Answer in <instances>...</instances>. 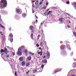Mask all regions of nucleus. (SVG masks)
Returning a JSON list of instances; mask_svg holds the SVG:
<instances>
[{"instance_id": "nucleus-1", "label": "nucleus", "mask_w": 76, "mask_h": 76, "mask_svg": "<svg viewBox=\"0 0 76 76\" xmlns=\"http://www.w3.org/2000/svg\"><path fill=\"white\" fill-rule=\"evenodd\" d=\"M7 1L6 0H1L0 1V8L3 9L7 6Z\"/></svg>"}, {"instance_id": "nucleus-2", "label": "nucleus", "mask_w": 76, "mask_h": 76, "mask_svg": "<svg viewBox=\"0 0 76 76\" xmlns=\"http://www.w3.org/2000/svg\"><path fill=\"white\" fill-rule=\"evenodd\" d=\"M21 48H24V46H22L21 47H20V48H18V55H20L21 54H22V53L20 52L21 51H22V49Z\"/></svg>"}, {"instance_id": "nucleus-3", "label": "nucleus", "mask_w": 76, "mask_h": 76, "mask_svg": "<svg viewBox=\"0 0 76 76\" xmlns=\"http://www.w3.org/2000/svg\"><path fill=\"white\" fill-rule=\"evenodd\" d=\"M1 53H5V54H7L8 53V52H7V49L6 48H5L4 50L1 49Z\"/></svg>"}, {"instance_id": "nucleus-4", "label": "nucleus", "mask_w": 76, "mask_h": 76, "mask_svg": "<svg viewBox=\"0 0 76 76\" xmlns=\"http://www.w3.org/2000/svg\"><path fill=\"white\" fill-rule=\"evenodd\" d=\"M44 37V34H43L42 36V37L41 39V41H43L44 43V44H47V42H46V41H45V39Z\"/></svg>"}, {"instance_id": "nucleus-5", "label": "nucleus", "mask_w": 76, "mask_h": 76, "mask_svg": "<svg viewBox=\"0 0 76 76\" xmlns=\"http://www.w3.org/2000/svg\"><path fill=\"white\" fill-rule=\"evenodd\" d=\"M61 70V69H56L53 71V74L54 75V74H56V73H57V72H60Z\"/></svg>"}, {"instance_id": "nucleus-6", "label": "nucleus", "mask_w": 76, "mask_h": 76, "mask_svg": "<svg viewBox=\"0 0 76 76\" xmlns=\"http://www.w3.org/2000/svg\"><path fill=\"white\" fill-rule=\"evenodd\" d=\"M47 59H49V58H50V53H49V52H47Z\"/></svg>"}, {"instance_id": "nucleus-7", "label": "nucleus", "mask_w": 76, "mask_h": 76, "mask_svg": "<svg viewBox=\"0 0 76 76\" xmlns=\"http://www.w3.org/2000/svg\"><path fill=\"white\" fill-rule=\"evenodd\" d=\"M44 44H44V42L42 41V42H40V45L41 46V47H43L44 45H45Z\"/></svg>"}, {"instance_id": "nucleus-8", "label": "nucleus", "mask_w": 76, "mask_h": 76, "mask_svg": "<svg viewBox=\"0 0 76 76\" xmlns=\"http://www.w3.org/2000/svg\"><path fill=\"white\" fill-rule=\"evenodd\" d=\"M66 46L69 50H71V48H70V45H67Z\"/></svg>"}, {"instance_id": "nucleus-9", "label": "nucleus", "mask_w": 76, "mask_h": 76, "mask_svg": "<svg viewBox=\"0 0 76 76\" xmlns=\"http://www.w3.org/2000/svg\"><path fill=\"white\" fill-rule=\"evenodd\" d=\"M64 48V45H62L61 46L60 49L61 50H63Z\"/></svg>"}, {"instance_id": "nucleus-10", "label": "nucleus", "mask_w": 76, "mask_h": 76, "mask_svg": "<svg viewBox=\"0 0 76 76\" xmlns=\"http://www.w3.org/2000/svg\"><path fill=\"white\" fill-rule=\"evenodd\" d=\"M42 63H47V61L46 60H43L42 61Z\"/></svg>"}, {"instance_id": "nucleus-11", "label": "nucleus", "mask_w": 76, "mask_h": 76, "mask_svg": "<svg viewBox=\"0 0 76 76\" xmlns=\"http://www.w3.org/2000/svg\"><path fill=\"white\" fill-rule=\"evenodd\" d=\"M22 16L23 18H26V15L25 14V13L23 14H22Z\"/></svg>"}, {"instance_id": "nucleus-12", "label": "nucleus", "mask_w": 76, "mask_h": 76, "mask_svg": "<svg viewBox=\"0 0 76 76\" xmlns=\"http://www.w3.org/2000/svg\"><path fill=\"white\" fill-rule=\"evenodd\" d=\"M73 67H76V62H74L72 64Z\"/></svg>"}, {"instance_id": "nucleus-13", "label": "nucleus", "mask_w": 76, "mask_h": 76, "mask_svg": "<svg viewBox=\"0 0 76 76\" xmlns=\"http://www.w3.org/2000/svg\"><path fill=\"white\" fill-rule=\"evenodd\" d=\"M59 20L60 22H63V19L62 18H59Z\"/></svg>"}, {"instance_id": "nucleus-14", "label": "nucleus", "mask_w": 76, "mask_h": 76, "mask_svg": "<svg viewBox=\"0 0 76 76\" xmlns=\"http://www.w3.org/2000/svg\"><path fill=\"white\" fill-rule=\"evenodd\" d=\"M31 57L28 56L27 58V59L28 60H31Z\"/></svg>"}, {"instance_id": "nucleus-15", "label": "nucleus", "mask_w": 76, "mask_h": 76, "mask_svg": "<svg viewBox=\"0 0 76 76\" xmlns=\"http://www.w3.org/2000/svg\"><path fill=\"white\" fill-rule=\"evenodd\" d=\"M74 7L75 9L76 10V2H75L74 3Z\"/></svg>"}, {"instance_id": "nucleus-16", "label": "nucleus", "mask_w": 76, "mask_h": 76, "mask_svg": "<svg viewBox=\"0 0 76 76\" xmlns=\"http://www.w3.org/2000/svg\"><path fill=\"white\" fill-rule=\"evenodd\" d=\"M20 12V11L19 9H17L16 10V12H17V13H19V12Z\"/></svg>"}, {"instance_id": "nucleus-17", "label": "nucleus", "mask_w": 76, "mask_h": 76, "mask_svg": "<svg viewBox=\"0 0 76 76\" xmlns=\"http://www.w3.org/2000/svg\"><path fill=\"white\" fill-rule=\"evenodd\" d=\"M30 29V30H32L33 29V26H31L29 27Z\"/></svg>"}, {"instance_id": "nucleus-18", "label": "nucleus", "mask_w": 76, "mask_h": 76, "mask_svg": "<svg viewBox=\"0 0 76 76\" xmlns=\"http://www.w3.org/2000/svg\"><path fill=\"white\" fill-rule=\"evenodd\" d=\"M10 38H13V34L12 33H10Z\"/></svg>"}, {"instance_id": "nucleus-19", "label": "nucleus", "mask_w": 76, "mask_h": 76, "mask_svg": "<svg viewBox=\"0 0 76 76\" xmlns=\"http://www.w3.org/2000/svg\"><path fill=\"white\" fill-rule=\"evenodd\" d=\"M23 58L22 57H20L19 58V61H23Z\"/></svg>"}, {"instance_id": "nucleus-20", "label": "nucleus", "mask_w": 76, "mask_h": 76, "mask_svg": "<svg viewBox=\"0 0 76 76\" xmlns=\"http://www.w3.org/2000/svg\"><path fill=\"white\" fill-rule=\"evenodd\" d=\"M31 39H33V33H32L31 36Z\"/></svg>"}, {"instance_id": "nucleus-21", "label": "nucleus", "mask_w": 76, "mask_h": 76, "mask_svg": "<svg viewBox=\"0 0 76 76\" xmlns=\"http://www.w3.org/2000/svg\"><path fill=\"white\" fill-rule=\"evenodd\" d=\"M36 72H37V70L35 69L33 70V73H36Z\"/></svg>"}, {"instance_id": "nucleus-22", "label": "nucleus", "mask_w": 76, "mask_h": 76, "mask_svg": "<svg viewBox=\"0 0 76 76\" xmlns=\"http://www.w3.org/2000/svg\"><path fill=\"white\" fill-rule=\"evenodd\" d=\"M52 12H51V11H49L47 13V15H50V13H51Z\"/></svg>"}, {"instance_id": "nucleus-23", "label": "nucleus", "mask_w": 76, "mask_h": 76, "mask_svg": "<svg viewBox=\"0 0 76 76\" xmlns=\"http://www.w3.org/2000/svg\"><path fill=\"white\" fill-rule=\"evenodd\" d=\"M13 39L11 38L10 40V41L11 42H13Z\"/></svg>"}, {"instance_id": "nucleus-24", "label": "nucleus", "mask_w": 76, "mask_h": 76, "mask_svg": "<svg viewBox=\"0 0 76 76\" xmlns=\"http://www.w3.org/2000/svg\"><path fill=\"white\" fill-rule=\"evenodd\" d=\"M30 65V64H29V63H27L26 64V66H29Z\"/></svg>"}, {"instance_id": "nucleus-25", "label": "nucleus", "mask_w": 76, "mask_h": 76, "mask_svg": "<svg viewBox=\"0 0 76 76\" xmlns=\"http://www.w3.org/2000/svg\"><path fill=\"white\" fill-rule=\"evenodd\" d=\"M29 53L30 54H31V55H32V56H34V53H32V52H30Z\"/></svg>"}, {"instance_id": "nucleus-26", "label": "nucleus", "mask_w": 76, "mask_h": 76, "mask_svg": "<svg viewBox=\"0 0 76 76\" xmlns=\"http://www.w3.org/2000/svg\"><path fill=\"white\" fill-rule=\"evenodd\" d=\"M44 65L42 64L41 65V68H42V69H43V68H44Z\"/></svg>"}, {"instance_id": "nucleus-27", "label": "nucleus", "mask_w": 76, "mask_h": 76, "mask_svg": "<svg viewBox=\"0 0 76 76\" xmlns=\"http://www.w3.org/2000/svg\"><path fill=\"white\" fill-rule=\"evenodd\" d=\"M25 62H24L23 61L22 62V65H23V66L25 65Z\"/></svg>"}, {"instance_id": "nucleus-28", "label": "nucleus", "mask_w": 76, "mask_h": 76, "mask_svg": "<svg viewBox=\"0 0 76 76\" xmlns=\"http://www.w3.org/2000/svg\"><path fill=\"white\" fill-rule=\"evenodd\" d=\"M73 34H74V35L75 37H76V32H73Z\"/></svg>"}, {"instance_id": "nucleus-29", "label": "nucleus", "mask_w": 76, "mask_h": 76, "mask_svg": "<svg viewBox=\"0 0 76 76\" xmlns=\"http://www.w3.org/2000/svg\"><path fill=\"white\" fill-rule=\"evenodd\" d=\"M69 3L70 2H69V1H68L66 2V4H69Z\"/></svg>"}, {"instance_id": "nucleus-30", "label": "nucleus", "mask_w": 76, "mask_h": 76, "mask_svg": "<svg viewBox=\"0 0 76 76\" xmlns=\"http://www.w3.org/2000/svg\"><path fill=\"white\" fill-rule=\"evenodd\" d=\"M40 37V35H39L38 36V38L37 39H39V37Z\"/></svg>"}, {"instance_id": "nucleus-31", "label": "nucleus", "mask_w": 76, "mask_h": 76, "mask_svg": "<svg viewBox=\"0 0 76 76\" xmlns=\"http://www.w3.org/2000/svg\"><path fill=\"white\" fill-rule=\"evenodd\" d=\"M1 28H2V29H4L5 28L3 26H1Z\"/></svg>"}, {"instance_id": "nucleus-32", "label": "nucleus", "mask_w": 76, "mask_h": 76, "mask_svg": "<svg viewBox=\"0 0 76 76\" xmlns=\"http://www.w3.org/2000/svg\"><path fill=\"white\" fill-rule=\"evenodd\" d=\"M42 4V1H41L39 3V4L40 5H41Z\"/></svg>"}, {"instance_id": "nucleus-33", "label": "nucleus", "mask_w": 76, "mask_h": 76, "mask_svg": "<svg viewBox=\"0 0 76 76\" xmlns=\"http://www.w3.org/2000/svg\"><path fill=\"white\" fill-rule=\"evenodd\" d=\"M36 46H37V47H39V45L38 44H37Z\"/></svg>"}, {"instance_id": "nucleus-34", "label": "nucleus", "mask_w": 76, "mask_h": 76, "mask_svg": "<svg viewBox=\"0 0 76 76\" xmlns=\"http://www.w3.org/2000/svg\"><path fill=\"white\" fill-rule=\"evenodd\" d=\"M47 6H46H46H45L44 7H43V9H46V8H47Z\"/></svg>"}, {"instance_id": "nucleus-35", "label": "nucleus", "mask_w": 76, "mask_h": 76, "mask_svg": "<svg viewBox=\"0 0 76 76\" xmlns=\"http://www.w3.org/2000/svg\"><path fill=\"white\" fill-rule=\"evenodd\" d=\"M0 34H1V35H3V34H3V33L1 32L0 31Z\"/></svg>"}, {"instance_id": "nucleus-36", "label": "nucleus", "mask_w": 76, "mask_h": 76, "mask_svg": "<svg viewBox=\"0 0 76 76\" xmlns=\"http://www.w3.org/2000/svg\"><path fill=\"white\" fill-rule=\"evenodd\" d=\"M47 12H45L44 14V15H47Z\"/></svg>"}, {"instance_id": "nucleus-37", "label": "nucleus", "mask_w": 76, "mask_h": 76, "mask_svg": "<svg viewBox=\"0 0 76 76\" xmlns=\"http://www.w3.org/2000/svg\"><path fill=\"white\" fill-rule=\"evenodd\" d=\"M15 53L13 52L12 53V55H13V56H15Z\"/></svg>"}, {"instance_id": "nucleus-38", "label": "nucleus", "mask_w": 76, "mask_h": 76, "mask_svg": "<svg viewBox=\"0 0 76 76\" xmlns=\"http://www.w3.org/2000/svg\"><path fill=\"white\" fill-rule=\"evenodd\" d=\"M25 53H27V50H25Z\"/></svg>"}, {"instance_id": "nucleus-39", "label": "nucleus", "mask_w": 76, "mask_h": 76, "mask_svg": "<svg viewBox=\"0 0 76 76\" xmlns=\"http://www.w3.org/2000/svg\"><path fill=\"white\" fill-rule=\"evenodd\" d=\"M9 55H7L6 56V58H9Z\"/></svg>"}, {"instance_id": "nucleus-40", "label": "nucleus", "mask_w": 76, "mask_h": 76, "mask_svg": "<svg viewBox=\"0 0 76 76\" xmlns=\"http://www.w3.org/2000/svg\"><path fill=\"white\" fill-rule=\"evenodd\" d=\"M49 10H50V9H49L46 10V11L48 12V11H49Z\"/></svg>"}, {"instance_id": "nucleus-41", "label": "nucleus", "mask_w": 76, "mask_h": 76, "mask_svg": "<svg viewBox=\"0 0 76 76\" xmlns=\"http://www.w3.org/2000/svg\"><path fill=\"white\" fill-rule=\"evenodd\" d=\"M46 5H48V2H46Z\"/></svg>"}, {"instance_id": "nucleus-42", "label": "nucleus", "mask_w": 76, "mask_h": 76, "mask_svg": "<svg viewBox=\"0 0 76 76\" xmlns=\"http://www.w3.org/2000/svg\"><path fill=\"white\" fill-rule=\"evenodd\" d=\"M36 23H37L38 22V20H36Z\"/></svg>"}, {"instance_id": "nucleus-43", "label": "nucleus", "mask_w": 76, "mask_h": 76, "mask_svg": "<svg viewBox=\"0 0 76 76\" xmlns=\"http://www.w3.org/2000/svg\"><path fill=\"white\" fill-rule=\"evenodd\" d=\"M0 21L1 22H2V19H1V18H0Z\"/></svg>"}, {"instance_id": "nucleus-44", "label": "nucleus", "mask_w": 76, "mask_h": 76, "mask_svg": "<svg viewBox=\"0 0 76 76\" xmlns=\"http://www.w3.org/2000/svg\"><path fill=\"white\" fill-rule=\"evenodd\" d=\"M40 56H42V53H40Z\"/></svg>"}, {"instance_id": "nucleus-45", "label": "nucleus", "mask_w": 76, "mask_h": 76, "mask_svg": "<svg viewBox=\"0 0 76 76\" xmlns=\"http://www.w3.org/2000/svg\"><path fill=\"white\" fill-rule=\"evenodd\" d=\"M2 26V25H1V24H0V28H1Z\"/></svg>"}, {"instance_id": "nucleus-46", "label": "nucleus", "mask_w": 76, "mask_h": 76, "mask_svg": "<svg viewBox=\"0 0 76 76\" xmlns=\"http://www.w3.org/2000/svg\"><path fill=\"white\" fill-rule=\"evenodd\" d=\"M36 19H38V17H37V15H35V16Z\"/></svg>"}, {"instance_id": "nucleus-47", "label": "nucleus", "mask_w": 76, "mask_h": 76, "mask_svg": "<svg viewBox=\"0 0 76 76\" xmlns=\"http://www.w3.org/2000/svg\"><path fill=\"white\" fill-rule=\"evenodd\" d=\"M32 6L33 7H34V4H33Z\"/></svg>"}, {"instance_id": "nucleus-48", "label": "nucleus", "mask_w": 76, "mask_h": 76, "mask_svg": "<svg viewBox=\"0 0 76 76\" xmlns=\"http://www.w3.org/2000/svg\"><path fill=\"white\" fill-rule=\"evenodd\" d=\"M67 27H68V28H70V26L69 25H68L67 26Z\"/></svg>"}, {"instance_id": "nucleus-49", "label": "nucleus", "mask_w": 76, "mask_h": 76, "mask_svg": "<svg viewBox=\"0 0 76 76\" xmlns=\"http://www.w3.org/2000/svg\"><path fill=\"white\" fill-rule=\"evenodd\" d=\"M2 39L3 40H4V37H2Z\"/></svg>"}, {"instance_id": "nucleus-50", "label": "nucleus", "mask_w": 76, "mask_h": 76, "mask_svg": "<svg viewBox=\"0 0 76 76\" xmlns=\"http://www.w3.org/2000/svg\"><path fill=\"white\" fill-rule=\"evenodd\" d=\"M41 53V52H38V54H40Z\"/></svg>"}, {"instance_id": "nucleus-51", "label": "nucleus", "mask_w": 76, "mask_h": 76, "mask_svg": "<svg viewBox=\"0 0 76 76\" xmlns=\"http://www.w3.org/2000/svg\"><path fill=\"white\" fill-rule=\"evenodd\" d=\"M43 23H41L40 25H43Z\"/></svg>"}, {"instance_id": "nucleus-52", "label": "nucleus", "mask_w": 76, "mask_h": 76, "mask_svg": "<svg viewBox=\"0 0 76 76\" xmlns=\"http://www.w3.org/2000/svg\"><path fill=\"white\" fill-rule=\"evenodd\" d=\"M1 57H2V56H3V53H2L1 54Z\"/></svg>"}, {"instance_id": "nucleus-53", "label": "nucleus", "mask_w": 76, "mask_h": 76, "mask_svg": "<svg viewBox=\"0 0 76 76\" xmlns=\"http://www.w3.org/2000/svg\"><path fill=\"white\" fill-rule=\"evenodd\" d=\"M16 73H17L16 72H15V75H16Z\"/></svg>"}, {"instance_id": "nucleus-54", "label": "nucleus", "mask_w": 76, "mask_h": 76, "mask_svg": "<svg viewBox=\"0 0 76 76\" xmlns=\"http://www.w3.org/2000/svg\"><path fill=\"white\" fill-rule=\"evenodd\" d=\"M73 60H74V61H76V60H76V58H75V59L74 58Z\"/></svg>"}, {"instance_id": "nucleus-55", "label": "nucleus", "mask_w": 76, "mask_h": 76, "mask_svg": "<svg viewBox=\"0 0 76 76\" xmlns=\"http://www.w3.org/2000/svg\"><path fill=\"white\" fill-rule=\"evenodd\" d=\"M66 14H67V15H68L69 16H70V14H68V13H66Z\"/></svg>"}, {"instance_id": "nucleus-56", "label": "nucleus", "mask_w": 76, "mask_h": 76, "mask_svg": "<svg viewBox=\"0 0 76 76\" xmlns=\"http://www.w3.org/2000/svg\"><path fill=\"white\" fill-rule=\"evenodd\" d=\"M40 54H42V52L41 51Z\"/></svg>"}, {"instance_id": "nucleus-57", "label": "nucleus", "mask_w": 76, "mask_h": 76, "mask_svg": "<svg viewBox=\"0 0 76 76\" xmlns=\"http://www.w3.org/2000/svg\"><path fill=\"white\" fill-rule=\"evenodd\" d=\"M32 3H35V1H33L32 2Z\"/></svg>"}, {"instance_id": "nucleus-58", "label": "nucleus", "mask_w": 76, "mask_h": 76, "mask_svg": "<svg viewBox=\"0 0 76 76\" xmlns=\"http://www.w3.org/2000/svg\"><path fill=\"white\" fill-rule=\"evenodd\" d=\"M39 50H42V49H41V48H40L39 49Z\"/></svg>"}, {"instance_id": "nucleus-59", "label": "nucleus", "mask_w": 76, "mask_h": 76, "mask_svg": "<svg viewBox=\"0 0 76 76\" xmlns=\"http://www.w3.org/2000/svg\"><path fill=\"white\" fill-rule=\"evenodd\" d=\"M1 18V15H0V18Z\"/></svg>"}, {"instance_id": "nucleus-60", "label": "nucleus", "mask_w": 76, "mask_h": 76, "mask_svg": "<svg viewBox=\"0 0 76 76\" xmlns=\"http://www.w3.org/2000/svg\"><path fill=\"white\" fill-rule=\"evenodd\" d=\"M72 76H75V75H72Z\"/></svg>"}, {"instance_id": "nucleus-61", "label": "nucleus", "mask_w": 76, "mask_h": 76, "mask_svg": "<svg viewBox=\"0 0 76 76\" xmlns=\"http://www.w3.org/2000/svg\"><path fill=\"white\" fill-rule=\"evenodd\" d=\"M45 56H44L43 57V58H45Z\"/></svg>"}, {"instance_id": "nucleus-62", "label": "nucleus", "mask_w": 76, "mask_h": 76, "mask_svg": "<svg viewBox=\"0 0 76 76\" xmlns=\"http://www.w3.org/2000/svg\"><path fill=\"white\" fill-rule=\"evenodd\" d=\"M32 13H34V10H33V11H32Z\"/></svg>"}, {"instance_id": "nucleus-63", "label": "nucleus", "mask_w": 76, "mask_h": 76, "mask_svg": "<svg viewBox=\"0 0 76 76\" xmlns=\"http://www.w3.org/2000/svg\"><path fill=\"white\" fill-rule=\"evenodd\" d=\"M69 23H71V22H70V21H69Z\"/></svg>"}, {"instance_id": "nucleus-64", "label": "nucleus", "mask_w": 76, "mask_h": 76, "mask_svg": "<svg viewBox=\"0 0 76 76\" xmlns=\"http://www.w3.org/2000/svg\"><path fill=\"white\" fill-rule=\"evenodd\" d=\"M71 54L72 55H73V53H71Z\"/></svg>"}]
</instances>
